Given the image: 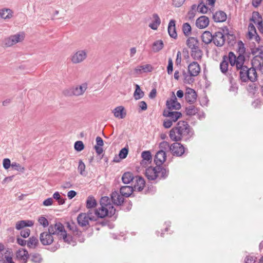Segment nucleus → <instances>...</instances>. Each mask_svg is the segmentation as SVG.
I'll return each instance as SVG.
<instances>
[{
    "label": "nucleus",
    "instance_id": "f257e3e1",
    "mask_svg": "<svg viewBox=\"0 0 263 263\" xmlns=\"http://www.w3.org/2000/svg\"><path fill=\"white\" fill-rule=\"evenodd\" d=\"M194 135V132L187 122L179 121L170 132V137L173 141L177 142L182 139L187 141Z\"/></svg>",
    "mask_w": 263,
    "mask_h": 263
},
{
    "label": "nucleus",
    "instance_id": "f03ea898",
    "mask_svg": "<svg viewBox=\"0 0 263 263\" xmlns=\"http://www.w3.org/2000/svg\"><path fill=\"white\" fill-rule=\"evenodd\" d=\"M94 211L98 214V216L101 218L106 216L112 217L115 214L116 209L110 203V199L108 197L105 196L100 200V207Z\"/></svg>",
    "mask_w": 263,
    "mask_h": 263
},
{
    "label": "nucleus",
    "instance_id": "7ed1b4c3",
    "mask_svg": "<svg viewBox=\"0 0 263 263\" xmlns=\"http://www.w3.org/2000/svg\"><path fill=\"white\" fill-rule=\"evenodd\" d=\"M168 175V170L161 166H149L146 168L145 175L148 180H155L158 178H165Z\"/></svg>",
    "mask_w": 263,
    "mask_h": 263
},
{
    "label": "nucleus",
    "instance_id": "20e7f679",
    "mask_svg": "<svg viewBox=\"0 0 263 263\" xmlns=\"http://www.w3.org/2000/svg\"><path fill=\"white\" fill-rule=\"evenodd\" d=\"M99 218L94 209L88 210L87 213H81L77 217L79 225L82 227L89 225V221H96Z\"/></svg>",
    "mask_w": 263,
    "mask_h": 263
},
{
    "label": "nucleus",
    "instance_id": "39448f33",
    "mask_svg": "<svg viewBox=\"0 0 263 263\" xmlns=\"http://www.w3.org/2000/svg\"><path fill=\"white\" fill-rule=\"evenodd\" d=\"M239 78L242 82H255L258 79L257 70L252 67L248 68L247 66L239 71Z\"/></svg>",
    "mask_w": 263,
    "mask_h": 263
},
{
    "label": "nucleus",
    "instance_id": "423d86ee",
    "mask_svg": "<svg viewBox=\"0 0 263 263\" xmlns=\"http://www.w3.org/2000/svg\"><path fill=\"white\" fill-rule=\"evenodd\" d=\"M163 116L167 118L164 120L163 125L165 128H169L172 126L173 122H176L182 117V115L179 111L164 109Z\"/></svg>",
    "mask_w": 263,
    "mask_h": 263
},
{
    "label": "nucleus",
    "instance_id": "0eeeda50",
    "mask_svg": "<svg viewBox=\"0 0 263 263\" xmlns=\"http://www.w3.org/2000/svg\"><path fill=\"white\" fill-rule=\"evenodd\" d=\"M87 83H83L81 85L74 86L65 91V94L68 96H80L83 95L87 88Z\"/></svg>",
    "mask_w": 263,
    "mask_h": 263
},
{
    "label": "nucleus",
    "instance_id": "6e6552de",
    "mask_svg": "<svg viewBox=\"0 0 263 263\" xmlns=\"http://www.w3.org/2000/svg\"><path fill=\"white\" fill-rule=\"evenodd\" d=\"M88 51L86 49L75 51L70 56V60L73 64H79L85 61L87 57Z\"/></svg>",
    "mask_w": 263,
    "mask_h": 263
},
{
    "label": "nucleus",
    "instance_id": "1a4fd4ad",
    "mask_svg": "<svg viewBox=\"0 0 263 263\" xmlns=\"http://www.w3.org/2000/svg\"><path fill=\"white\" fill-rule=\"evenodd\" d=\"M25 39V33L21 32L5 39L4 43L6 46L11 47L16 43L22 42Z\"/></svg>",
    "mask_w": 263,
    "mask_h": 263
},
{
    "label": "nucleus",
    "instance_id": "9d476101",
    "mask_svg": "<svg viewBox=\"0 0 263 263\" xmlns=\"http://www.w3.org/2000/svg\"><path fill=\"white\" fill-rule=\"evenodd\" d=\"M48 230L50 233L52 234V235H57L60 239L62 238V236L66 232L63 225L60 222L51 224L48 228Z\"/></svg>",
    "mask_w": 263,
    "mask_h": 263
},
{
    "label": "nucleus",
    "instance_id": "9b49d317",
    "mask_svg": "<svg viewBox=\"0 0 263 263\" xmlns=\"http://www.w3.org/2000/svg\"><path fill=\"white\" fill-rule=\"evenodd\" d=\"M170 150L173 155L176 156H181L185 153L184 146L178 142H175L172 144L170 147Z\"/></svg>",
    "mask_w": 263,
    "mask_h": 263
},
{
    "label": "nucleus",
    "instance_id": "f8f14e48",
    "mask_svg": "<svg viewBox=\"0 0 263 263\" xmlns=\"http://www.w3.org/2000/svg\"><path fill=\"white\" fill-rule=\"evenodd\" d=\"M212 41L213 43L218 47L222 46L225 42V36L222 32L220 31L216 32L213 35Z\"/></svg>",
    "mask_w": 263,
    "mask_h": 263
},
{
    "label": "nucleus",
    "instance_id": "ddd939ff",
    "mask_svg": "<svg viewBox=\"0 0 263 263\" xmlns=\"http://www.w3.org/2000/svg\"><path fill=\"white\" fill-rule=\"evenodd\" d=\"M40 239L43 245H50L53 241L52 234L48 232H44L40 234Z\"/></svg>",
    "mask_w": 263,
    "mask_h": 263
},
{
    "label": "nucleus",
    "instance_id": "4468645a",
    "mask_svg": "<svg viewBox=\"0 0 263 263\" xmlns=\"http://www.w3.org/2000/svg\"><path fill=\"white\" fill-rule=\"evenodd\" d=\"M185 99L188 103L191 104L194 103L197 99L196 91L192 88H187L185 93Z\"/></svg>",
    "mask_w": 263,
    "mask_h": 263
},
{
    "label": "nucleus",
    "instance_id": "2eb2a0df",
    "mask_svg": "<svg viewBox=\"0 0 263 263\" xmlns=\"http://www.w3.org/2000/svg\"><path fill=\"white\" fill-rule=\"evenodd\" d=\"M13 11L10 8H3L0 9V18L8 21L13 16Z\"/></svg>",
    "mask_w": 263,
    "mask_h": 263
},
{
    "label": "nucleus",
    "instance_id": "dca6fc26",
    "mask_svg": "<svg viewBox=\"0 0 263 263\" xmlns=\"http://www.w3.org/2000/svg\"><path fill=\"white\" fill-rule=\"evenodd\" d=\"M16 256L22 263H26L29 258V254L26 249H22L17 251Z\"/></svg>",
    "mask_w": 263,
    "mask_h": 263
},
{
    "label": "nucleus",
    "instance_id": "f3484780",
    "mask_svg": "<svg viewBox=\"0 0 263 263\" xmlns=\"http://www.w3.org/2000/svg\"><path fill=\"white\" fill-rule=\"evenodd\" d=\"M188 71L191 76H197L200 72V67L196 62H193L188 66Z\"/></svg>",
    "mask_w": 263,
    "mask_h": 263
},
{
    "label": "nucleus",
    "instance_id": "a211bd4d",
    "mask_svg": "<svg viewBox=\"0 0 263 263\" xmlns=\"http://www.w3.org/2000/svg\"><path fill=\"white\" fill-rule=\"evenodd\" d=\"M166 154L164 151L161 149L159 151L155 156L154 161L157 166L161 165L165 161Z\"/></svg>",
    "mask_w": 263,
    "mask_h": 263
},
{
    "label": "nucleus",
    "instance_id": "6ab92c4d",
    "mask_svg": "<svg viewBox=\"0 0 263 263\" xmlns=\"http://www.w3.org/2000/svg\"><path fill=\"white\" fill-rule=\"evenodd\" d=\"M135 183L133 186L134 191H141L145 186V181L144 178L141 176L135 177Z\"/></svg>",
    "mask_w": 263,
    "mask_h": 263
},
{
    "label": "nucleus",
    "instance_id": "aec40b11",
    "mask_svg": "<svg viewBox=\"0 0 263 263\" xmlns=\"http://www.w3.org/2000/svg\"><path fill=\"white\" fill-rule=\"evenodd\" d=\"M209 24V18L205 16L202 15L198 18L196 21V26L200 29H203L206 28Z\"/></svg>",
    "mask_w": 263,
    "mask_h": 263
},
{
    "label": "nucleus",
    "instance_id": "412c9836",
    "mask_svg": "<svg viewBox=\"0 0 263 263\" xmlns=\"http://www.w3.org/2000/svg\"><path fill=\"white\" fill-rule=\"evenodd\" d=\"M142 160L140 163L141 165L143 167H146L147 164L151 163L152 157L149 151H144L141 154Z\"/></svg>",
    "mask_w": 263,
    "mask_h": 263
},
{
    "label": "nucleus",
    "instance_id": "4be33fe9",
    "mask_svg": "<svg viewBox=\"0 0 263 263\" xmlns=\"http://www.w3.org/2000/svg\"><path fill=\"white\" fill-rule=\"evenodd\" d=\"M252 67L256 70H261L263 68V59L255 56L251 62Z\"/></svg>",
    "mask_w": 263,
    "mask_h": 263
},
{
    "label": "nucleus",
    "instance_id": "5701e85b",
    "mask_svg": "<svg viewBox=\"0 0 263 263\" xmlns=\"http://www.w3.org/2000/svg\"><path fill=\"white\" fill-rule=\"evenodd\" d=\"M167 109L170 110H173V109L178 110L181 108L180 104L177 101V99L175 96L174 97L173 99L167 100L166 104Z\"/></svg>",
    "mask_w": 263,
    "mask_h": 263
},
{
    "label": "nucleus",
    "instance_id": "b1692460",
    "mask_svg": "<svg viewBox=\"0 0 263 263\" xmlns=\"http://www.w3.org/2000/svg\"><path fill=\"white\" fill-rule=\"evenodd\" d=\"M168 33L170 36L173 38L176 39L177 34L176 30V21L174 20H170L168 25Z\"/></svg>",
    "mask_w": 263,
    "mask_h": 263
},
{
    "label": "nucleus",
    "instance_id": "393cba45",
    "mask_svg": "<svg viewBox=\"0 0 263 263\" xmlns=\"http://www.w3.org/2000/svg\"><path fill=\"white\" fill-rule=\"evenodd\" d=\"M112 202L117 205H120L124 202V197L122 194L120 195L118 192L115 191L111 195Z\"/></svg>",
    "mask_w": 263,
    "mask_h": 263
},
{
    "label": "nucleus",
    "instance_id": "a878e982",
    "mask_svg": "<svg viewBox=\"0 0 263 263\" xmlns=\"http://www.w3.org/2000/svg\"><path fill=\"white\" fill-rule=\"evenodd\" d=\"M227 16L222 11H218L213 14V18L215 22H223L226 21Z\"/></svg>",
    "mask_w": 263,
    "mask_h": 263
},
{
    "label": "nucleus",
    "instance_id": "bb28decb",
    "mask_svg": "<svg viewBox=\"0 0 263 263\" xmlns=\"http://www.w3.org/2000/svg\"><path fill=\"white\" fill-rule=\"evenodd\" d=\"M153 70V67L150 64H146L138 66L134 69L136 74H138L143 72H151Z\"/></svg>",
    "mask_w": 263,
    "mask_h": 263
},
{
    "label": "nucleus",
    "instance_id": "cd10ccee",
    "mask_svg": "<svg viewBox=\"0 0 263 263\" xmlns=\"http://www.w3.org/2000/svg\"><path fill=\"white\" fill-rule=\"evenodd\" d=\"M34 224V222L32 220H21L16 223L15 228L17 230H20L26 227H32Z\"/></svg>",
    "mask_w": 263,
    "mask_h": 263
},
{
    "label": "nucleus",
    "instance_id": "c85d7f7f",
    "mask_svg": "<svg viewBox=\"0 0 263 263\" xmlns=\"http://www.w3.org/2000/svg\"><path fill=\"white\" fill-rule=\"evenodd\" d=\"M186 45L191 50L199 47V41L195 37H190L186 40Z\"/></svg>",
    "mask_w": 263,
    "mask_h": 263
},
{
    "label": "nucleus",
    "instance_id": "c756f323",
    "mask_svg": "<svg viewBox=\"0 0 263 263\" xmlns=\"http://www.w3.org/2000/svg\"><path fill=\"white\" fill-rule=\"evenodd\" d=\"M153 18L154 20L153 22L150 23L148 25L149 27H150L152 29L156 30L158 29L161 23V20L159 16V15L154 13L153 14Z\"/></svg>",
    "mask_w": 263,
    "mask_h": 263
},
{
    "label": "nucleus",
    "instance_id": "7c9ffc66",
    "mask_svg": "<svg viewBox=\"0 0 263 263\" xmlns=\"http://www.w3.org/2000/svg\"><path fill=\"white\" fill-rule=\"evenodd\" d=\"M228 59L227 56L224 55L223 57L222 60L220 64V69L221 72L227 75L228 73Z\"/></svg>",
    "mask_w": 263,
    "mask_h": 263
},
{
    "label": "nucleus",
    "instance_id": "2f4dec72",
    "mask_svg": "<svg viewBox=\"0 0 263 263\" xmlns=\"http://www.w3.org/2000/svg\"><path fill=\"white\" fill-rule=\"evenodd\" d=\"M114 116L119 119H123L126 116V112L124 110V108L120 106L115 108L113 111Z\"/></svg>",
    "mask_w": 263,
    "mask_h": 263
},
{
    "label": "nucleus",
    "instance_id": "473e14b6",
    "mask_svg": "<svg viewBox=\"0 0 263 263\" xmlns=\"http://www.w3.org/2000/svg\"><path fill=\"white\" fill-rule=\"evenodd\" d=\"M245 61V56L242 54H239V55L236 57L235 64L237 69L241 70V69H242L243 68L247 67L246 66L244 65Z\"/></svg>",
    "mask_w": 263,
    "mask_h": 263
},
{
    "label": "nucleus",
    "instance_id": "72a5a7b5",
    "mask_svg": "<svg viewBox=\"0 0 263 263\" xmlns=\"http://www.w3.org/2000/svg\"><path fill=\"white\" fill-rule=\"evenodd\" d=\"M201 39L203 43L205 44H209L211 43L213 36L212 34L209 31H204L201 36Z\"/></svg>",
    "mask_w": 263,
    "mask_h": 263
},
{
    "label": "nucleus",
    "instance_id": "f704fd0d",
    "mask_svg": "<svg viewBox=\"0 0 263 263\" xmlns=\"http://www.w3.org/2000/svg\"><path fill=\"white\" fill-rule=\"evenodd\" d=\"M191 55L195 60H200L203 55V52L199 47H198L191 50Z\"/></svg>",
    "mask_w": 263,
    "mask_h": 263
},
{
    "label": "nucleus",
    "instance_id": "c9c22d12",
    "mask_svg": "<svg viewBox=\"0 0 263 263\" xmlns=\"http://www.w3.org/2000/svg\"><path fill=\"white\" fill-rule=\"evenodd\" d=\"M252 20L255 24H257V27L259 30L263 28L261 17L258 12L253 13Z\"/></svg>",
    "mask_w": 263,
    "mask_h": 263
},
{
    "label": "nucleus",
    "instance_id": "e433bc0d",
    "mask_svg": "<svg viewBox=\"0 0 263 263\" xmlns=\"http://www.w3.org/2000/svg\"><path fill=\"white\" fill-rule=\"evenodd\" d=\"M134 191L133 187L130 186H124L120 188V192L122 196L129 197Z\"/></svg>",
    "mask_w": 263,
    "mask_h": 263
},
{
    "label": "nucleus",
    "instance_id": "4c0bfd02",
    "mask_svg": "<svg viewBox=\"0 0 263 263\" xmlns=\"http://www.w3.org/2000/svg\"><path fill=\"white\" fill-rule=\"evenodd\" d=\"M134 179L135 178L133 176V174L132 173L128 172L125 173L122 177V181L125 184H128Z\"/></svg>",
    "mask_w": 263,
    "mask_h": 263
},
{
    "label": "nucleus",
    "instance_id": "58836bf2",
    "mask_svg": "<svg viewBox=\"0 0 263 263\" xmlns=\"http://www.w3.org/2000/svg\"><path fill=\"white\" fill-rule=\"evenodd\" d=\"M97 205V201L92 196H88L86 200V207L88 209H93Z\"/></svg>",
    "mask_w": 263,
    "mask_h": 263
},
{
    "label": "nucleus",
    "instance_id": "ea45409f",
    "mask_svg": "<svg viewBox=\"0 0 263 263\" xmlns=\"http://www.w3.org/2000/svg\"><path fill=\"white\" fill-rule=\"evenodd\" d=\"M163 47V41L162 40H157L153 43L152 49L154 52H157L161 50Z\"/></svg>",
    "mask_w": 263,
    "mask_h": 263
},
{
    "label": "nucleus",
    "instance_id": "a19ab883",
    "mask_svg": "<svg viewBox=\"0 0 263 263\" xmlns=\"http://www.w3.org/2000/svg\"><path fill=\"white\" fill-rule=\"evenodd\" d=\"M62 238L64 242L67 243L69 245H71L74 246L76 245V242L73 240L72 236L69 234H67L66 232L62 236Z\"/></svg>",
    "mask_w": 263,
    "mask_h": 263
},
{
    "label": "nucleus",
    "instance_id": "79ce46f5",
    "mask_svg": "<svg viewBox=\"0 0 263 263\" xmlns=\"http://www.w3.org/2000/svg\"><path fill=\"white\" fill-rule=\"evenodd\" d=\"M144 96V92L141 90L140 86L136 84V89L134 93V98L136 100H139L142 98Z\"/></svg>",
    "mask_w": 263,
    "mask_h": 263
},
{
    "label": "nucleus",
    "instance_id": "37998d69",
    "mask_svg": "<svg viewBox=\"0 0 263 263\" xmlns=\"http://www.w3.org/2000/svg\"><path fill=\"white\" fill-rule=\"evenodd\" d=\"M39 240L36 237L32 236L28 240L27 246L29 248H34L38 244Z\"/></svg>",
    "mask_w": 263,
    "mask_h": 263
},
{
    "label": "nucleus",
    "instance_id": "c03bdc74",
    "mask_svg": "<svg viewBox=\"0 0 263 263\" xmlns=\"http://www.w3.org/2000/svg\"><path fill=\"white\" fill-rule=\"evenodd\" d=\"M30 260L34 263H40L42 260L41 255L38 253H32L29 255Z\"/></svg>",
    "mask_w": 263,
    "mask_h": 263
},
{
    "label": "nucleus",
    "instance_id": "a18cd8bd",
    "mask_svg": "<svg viewBox=\"0 0 263 263\" xmlns=\"http://www.w3.org/2000/svg\"><path fill=\"white\" fill-rule=\"evenodd\" d=\"M192 28L188 23L183 24L182 31L185 36H187L191 33Z\"/></svg>",
    "mask_w": 263,
    "mask_h": 263
},
{
    "label": "nucleus",
    "instance_id": "49530a36",
    "mask_svg": "<svg viewBox=\"0 0 263 263\" xmlns=\"http://www.w3.org/2000/svg\"><path fill=\"white\" fill-rule=\"evenodd\" d=\"M198 109L194 105H190L186 108V114L189 116L195 115L198 112Z\"/></svg>",
    "mask_w": 263,
    "mask_h": 263
},
{
    "label": "nucleus",
    "instance_id": "de8ad7c7",
    "mask_svg": "<svg viewBox=\"0 0 263 263\" xmlns=\"http://www.w3.org/2000/svg\"><path fill=\"white\" fill-rule=\"evenodd\" d=\"M236 56L233 52H230L228 55V62H229L232 66H235L236 61Z\"/></svg>",
    "mask_w": 263,
    "mask_h": 263
},
{
    "label": "nucleus",
    "instance_id": "09e8293b",
    "mask_svg": "<svg viewBox=\"0 0 263 263\" xmlns=\"http://www.w3.org/2000/svg\"><path fill=\"white\" fill-rule=\"evenodd\" d=\"M184 77V82L187 84H191L192 83L194 79L192 78L193 76H191L190 73L187 74L185 71L183 72V73Z\"/></svg>",
    "mask_w": 263,
    "mask_h": 263
},
{
    "label": "nucleus",
    "instance_id": "8fccbe9b",
    "mask_svg": "<svg viewBox=\"0 0 263 263\" xmlns=\"http://www.w3.org/2000/svg\"><path fill=\"white\" fill-rule=\"evenodd\" d=\"M37 221L39 223L43 226L44 228L47 227L49 225L48 220L43 216H40L38 218Z\"/></svg>",
    "mask_w": 263,
    "mask_h": 263
},
{
    "label": "nucleus",
    "instance_id": "3c124183",
    "mask_svg": "<svg viewBox=\"0 0 263 263\" xmlns=\"http://www.w3.org/2000/svg\"><path fill=\"white\" fill-rule=\"evenodd\" d=\"M74 148L78 152H81L84 148L83 143L81 141H77L74 143Z\"/></svg>",
    "mask_w": 263,
    "mask_h": 263
},
{
    "label": "nucleus",
    "instance_id": "603ef678",
    "mask_svg": "<svg viewBox=\"0 0 263 263\" xmlns=\"http://www.w3.org/2000/svg\"><path fill=\"white\" fill-rule=\"evenodd\" d=\"M198 7H199L198 10H199V12L204 14L208 12V7L206 6V4H204L202 2L200 3L198 5Z\"/></svg>",
    "mask_w": 263,
    "mask_h": 263
},
{
    "label": "nucleus",
    "instance_id": "864d4df0",
    "mask_svg": "<svg viewBox=\"0 0 263 263\" xmlns=\"http://www.w3.org/2000/svg\"><path fill=\"white\" fill-rule=\"evenodd\" d=\"M11 167L14 170L21 172H23L25 171V168L16 162H13L11 164Z\"/></svg>",
    "mask_w": 263,
    "mask_h": 263
},
{
    "label": "nucleus",
    "instance_id": "5fc2aeb1",
    "mask_svg": "<svg viewBox=\"0 0 263 263\" xmlns=\"http://www.w3.org/2000/svg\"><path fill=\"white\" fill-rule=\"evenodd\" d=\"M173 70V63L171 58L168 59L167 71L168 74H171Z\"/></svg>",
    "mask_w": 263,
    "mask_h": 263
},
{
    "label": "nucleus",
    "instance_id": "6e6d98bb",
    "mask_svg": "<svg viewBox=\"0 0 263 263\" xmlns=\"http://www.w3.org/2000/svg\"><path fill=\"white\" fill-rule=\"evenodd\" d=\"M128 152V148L124 147L120 151L119 156L121 159H124L127 157Z\"/></svg>",
    "mask_w": 263,
    "mask_h": 263
},
{
    "label": "nucleus",
    "instance_id": "4d7b16f0",
    "mask_svg": "<svg viewBox=\"0 0 263 263\" xmlns=\"http://www.w3.org/2000/svg\"><path fill=\"white\" fill-rule=\"evenodd\" d=\"M78 171L81 175H83L85 172V165L82 162V160H80L79 162Z\"/></svg>",
    "mask_w": 263,
    "mask_h": 263
},
{
    "label": "nucleus",
    "instance_id": "13d9d810",
    "mask_svg": "<svg viewBox=\"0 0 263 263\" xmlns=\"http://www.w3.org/2000/svg\"><path fill=\"white\" fill-rule=\"evenodd\" d=\"M257 258L253 256H247L245 259V263H255Z\"/></svg>",
    "mask_w": 263,
    "mask_h": 263
},
{
    "label": "nucleus",
    "instance_id": "bf43d9fd",
    "mask_svg": "<svg viewBox=\"0 0 263 263\" xmlns=\"http://www.w3.org/2000/svg\"><path fill=\"white\" fill-rule=\"evenodd\" d=\"M3 167L5 169L8 170L11 166V161L8 158H5L3 161Z\"/></svg>",
    "mask_w": 263,
    "mask_h": 263
},
{
    "label": "nucleus",
    "instance_id": "052dcab7",
    "mask_svg": "<svg viewBox=\"0 0 263 263\" xmlns=\"http://www.w3.org/2000/svg\"><path fill=\"white\" fill-rule=\"evenodd\" d=\"M196 14V12L194 11L193 10H190L189 12H187L186 18L187 20L192 21L193 20L194 18L195 17Z\"/></svg>",
    "mask_w": 263,
    "mask_h": 263
},
{
    "label": "nucleus",
    "instance_id": "680f3d73",
    "mask_svg": "<svg viewBox=\"0 0 263 263\" xmlns=\"http://www.w3.org/2000/svg\"><path fill=\"white\" fill-rule=\"evenodd\" d=\"M170 146L169 143L166 141H163L160 143V147L163 151L167 149H170Z\"/></svg>",
    "mask_w": 263,
    "mask_h": 263
},
{
    "label": "nucleus",
    "instance_id": "e2e57ef3",
    "mask_svg": "<svg viewBox=\"0 0 263 263\" xmlns=\"http://www.w3.org/2000/svg\"><path fill=\"white\" fill-rule=\"evenodd\" d=\"M30 233V230L29 229H25L21 231V235L23 238H27L29 236Z\"/></svg>",
    "mask_w": 263,
    "mask_h": 263
},
{
    "label": "nucleus",
    "instance_id": "0e129e2a",
    "mask_svg": "<svg viewBox=\"0 0 263 263\" xmlns=\"http://www.w3.org/2000/svg\"><path fill=\"white\" fill-rule=\"evenodd\" d=\"M185 0H172L173 5L176 7L181 6Z\"/></svg>",
    "mask_w": 263,
    "mask_h": 263
},
{
    "label": "nucleus",
    "instance_id": "69168bd1",
    "mask_svg": "<svg viewBox=\"0 0 263 263\" xmlns=\"http://www.w3.org/2000/svg\"><path fill=\"white\" fill-rule=\"evenodd\" d=\"M67 227L70 230H71L73 232L75 231L77 229L75 223L73 222H67Z\"/></svg>",
    "mask_w": 263,
    "mask_h": 263
},
{
    "label": "nucleus",
    "instance_id": "338daca9",
    "mask_svg": "<svg viewBox=\"0 0 263 263\" xmlns=\"http://www.w3.org/2000/svg\"><path fill=\"white\" fill-rule=\"evenodd\" d=\"M53 202V199L52 198H48L43 201V204L44 206H50L52 204Z\"/></svg>",
    "mask_w": 263,
    "mask_h": 263
},
{
    "label": "nucleus",
    "instance_id": "774afa93",
    "mask_svg": "<svg viewBox=\"0 0 263 263\" xmlns=\"http://www.w3.org/2000/svg\"><path fill=\"white\" fill-rule=\"evenodd\" d=\"M96 145L95 146H102L104 144L103 140L100 137H97L96 138Z\"/></svg>",
    "mask_w": 263,
    "mask_h": 263
}]
</instances>
